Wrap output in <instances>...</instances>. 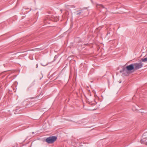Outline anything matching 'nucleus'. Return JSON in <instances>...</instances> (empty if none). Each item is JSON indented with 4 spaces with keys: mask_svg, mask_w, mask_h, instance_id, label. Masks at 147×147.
<instances>
[{
    "mask_svg": "<svg viewBox=\"0 0 147 147\" xmlns=\"http://www.w3.org/2000/svg\"><path fill=\"white\" fill-rule=\"evenodd\" d=\"M96 8L97 9H102L105 8L104 6L101 4H97L96 5Z\"/></svg>",
    "mask_w": 147,
    "mask_h": 147,
    "instance_id": "obj_4",
    "label": "nucleus"
},
{
    "mask_svg": "<svg viewBox=\"0 0 147 147\" xmlns=\"http://www.w3.org/2000/svg\"><path fill=\"white\" fill-rule=\"evenodd\" d=\"M68 6L69 7H67V8H68V9H69L70 8H75V7L73 5V6H71V5H68Z\"/></svg>",
    "mask_w": 147,
    "mask_h": 147,
    "instance_id": "obj_7",
    "label": "nucleus"
},
{
    "mask_svg": "<svg viewBox=\"0 0 147 147\" xmlns=\"http://www.w3.org/2000/svg\"><path fill=\"white\" fill-rule=\"evenodd\" d=\"M147 139L145 138H143L141 140V144H143L146 145H147V142L146 140Z\"/></svg>",
    "mask_w": 147,
    "mask_h": 147,
    "instance_id": "obj_5",
    "label": "nucleus"
},
{
    "mask_svg": "<svg viewBox=\"0 0 147 147\" xmlns=\"http://www.w3.org/2000/svg\"><path fill=\"white\" fill-rule=\"evenodd\" d=\"M81 13V11H80V10L79 11H78L76 13V14L77 15L80 14Z\"/></svg>",
    "mask_w": 147,
    "mask_h": 147,
    "instance_id": "obj_8",
    "label": "nucleus"
},
{
    "mask_svg": "<svg viewBox=\"0 0 147 147\" xmlns=\"http://www.w3.org/2000/svg\"><path fill=\"white\" fill-rule=\"evenodd\" d=\"M134 66V70L139 69L141 68L143 66V64L142 62H140L139 63H133Z\"/></svg>",
    "mask_w": 147,
    "mask_h": 147,
    "instance_id": "obj_2",
    "label": "nucleus"
},
{
    "mask_svg": "<svg viewBox=\"0 0 147 147\" xmlns=\"http://www.w3.org/2000/svg\"><path fill=\"white\" fill-rule=\"evenodd\" d=\"M57 137L55 136H50L47 138L45 141L48 144H52L57 140Z\"/></svg>",
    "mask_w": 147,
    "mask_h": 147,
    "instance_id": "obj_1",
    "label": "nucleus"
},
{
    "mask_svg": "<svg viewBox=\"0 0 147 147\" xmlns=\"http://www.w3.org/2000/svg\"><path fill=\"white\" fill-rule=\"evenodd\" d=\"M38 64H37L36 65V68H37L38 67Z\"/></svg>",
    "mask_w": 147,
    "mask_h": 147,
    "instance_id": "obj_9",
    "label": "nucleus"
},
{
    "mask_svg": "<svg viewBox=\"0 0 147 147\" xmlns=\"http://www.w3.org/2000/svg\"><path fill=\"white\" fill-rule=\"evenodd\" d=\"M132 110L134 111H136L137 110V109L134 106H133V107L132 108Z\"/></svg>",
    "mask_w": 147,
    "mask_h": 147,
    "instance_id": "obj_6",
    "label": "nucleus"
},
{
    "mask_svg": "<svg viewBox=\"0 0 147 147\" xmlns=\"http://www.w3.org/2000/svg\"><path fill=\"white\" fill-rule=\"evenodd\" d=\"M134 66L133 64H131L126 67V69L127 71H130L132 70H134Z\"/></svg>",
    "mask_w": 147,
    "mask_h": 147,
    "instance_id": "obj_3",
    "label": "nucleus"
}]
</instances>
